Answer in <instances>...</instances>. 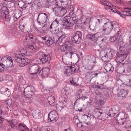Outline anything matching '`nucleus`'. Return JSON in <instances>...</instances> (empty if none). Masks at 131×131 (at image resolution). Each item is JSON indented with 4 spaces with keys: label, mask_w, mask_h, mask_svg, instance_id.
<instances>
[{
    "label": "nucleus",
    "mask_w": 131,
    "mask_h": 131,
    "mask_svg": "<svg viewBox=\"0 0 131 131\" xmlns=\"http://www.w3.org/2000/svg\"><path fill=\"white\" fill-rule=\"evenodd\" d=\"M34 92H32L28 91V92H24V93L25 94V95L26 96V98H29L32 96Z\"/></svg>",
    "instance_id": "nucleus-42"
},
{
    "label": "nucleus",
    "mask_w": 131,
    "mask_h": 131,
    "mask_svg": "<svg viewBox=\"0 0 131 131\" xmlns=\"http://www.w3.org/2000/svg\"><path fill=\"white\" fill-rule=\"evenodd\" d=\"M13 121L12 120L9 122V124L11 127L14 128L15 129L16 128L17 126L13 122Z\"/></svg>",
    "instance_id": "nucleus-52"
},
{
    "label": "nucleus",
    "mask_w": 131,
    "mask_h": 131,
    "mask_svg": "<svg viewBox=\"0 0 131 131\" xmlns=\"http://www.w3.org/2000/svg\"><path fill=\"white\" fill-rule=\"evenodd\" d=\"M70 68V66H68L67 67L66 69V70L65 71V73L68 76H70L73 73V72L72 71Z\"/></svg>",
    "instance_id": "nucleus-38"
},
{
    "label": "nucleus",
    "mask_w": 131,
    "mask_h": 131,
    "mask_svg": "<svg viewBox=\"0 0 131 131\" xmlns=\"http://www.w3.org/2000/svg\"><path fill=\"white\" fill-rule=\"evenodd\" d=\"M102 20V19L100 17H98L96 19H95V21L96 22V24L97 25H99L100 21H101Z\"/></svg>",
    "instance_id": "nucleus-59"
},
{
    "label": "nucleus",
    "mask_w": 131,
    "mask_h": 131,
    "mask_svg": "<svg viewBox=\"0 0 131 131\" xmlns=\"http://www.w3.org/2000/svg\"><path fill=\"white\" fill-rule=\"evenodd\" d=\"M70 68L71 70L73 72V73H74L77 72L79 70V67L77 65H75L72 66H70Z\"/></svg>",
    "instance_id": "nucleus-36"
},
{
    "label": "nucleus",
    "mask_w": 131,
    "mask_h": 131,
    "mask_svg": "<svg viewBox=\"0 0 131 131\" xmlns=\"http://www.w3.org/2000/svg\"><path fill=\"white\" fill-rule=\"evenodd\" d=\"M95 66L94 61H90L85 66V69L88 70H92Z\"/></svg>",
    "instance_id": "nucleus-16"
},
{
    "label": "nucleus",
    "mask_w": 131,
    "mask_h": 131,
    "mask_svg": "<svg viewBox=\"0 0 131 131\" xmlns=\"http://www.w3.org/2000/svg\"><path fill=\"white\" fill-rule=\"evenodd\" d=\"M60 30L59 28H57L54 29H52L51 31V32L53 33L55 35L57 34L60 32Z\"/></svg>",
    "instance_id": "nucleus-57"
},
{
    "label": "nucleus",
    "mask_w": 131,
    "mask_h": 131,
    "mask_svg": "<svg viewBox=\"0 0 131 131\" xmlns=\"http://www.w3.org/2000/svg\"><path fill=\"white\" fill-rule=\"evenodd\" d=\"M57 27L54 24V23L52 22L49 27L50 30V31H51L52 29H54Z\"/></svg>",
    "instance_id": "nucleus-55"
},
{
    "label": "nucleus",
    "mask_w": 131,
    "mask_h": 131,
    "mask_svg": "<svg viewBox=\"0 0 131 131\" xmlns=\"http://www.w3.org/2000/svg\"><path fill=\"white\" fill-rule=\"evenodd\" d=\"M104 20L106 22L104 23L102 29L104 35L109 34L113 29H115L118 27L117 24L116 22H109V20L106 18H104Z\"/></svg>",
    "instance_id": "nucleus-1"
},
{
    "label": "nucleus",
    "mask_w": 131,
    "mask_h": 131,
    "mask_svg": "<svg viewBox=\"0 0 131 131\" xmlns=\"http://www.w3.org/2000/svg\"><path fill=\"white\" fill-rule=\"evenodd\" d=\"M82 34L80 31H76L74 35L71 38V40L73 43L79 44L82 40Z\"/></svg>",
    "instance_id": "nucleus-4"
},
{
    "label": "nucleus",
    "mask_w": 131,
    "mask_h": 131,
    "mask_svg": "<svg viewBox=\"0 0 131 131\" xmlns=\"http://www.w3.org/2000/svg\"><path fill=\"white\" fill-rule=\"evenodd\" d=\"M14 59L16 62L20 63V66L21 67L26 65L29 62L28 59L21 54L16 55Z\"/></svg>",
    "instance_id": "nucleus-3"
},
{
    "label": "nucleus",
    "mask_w": 131,
    "mask_h": 131,
    "mask_svg": "<svg viewBox=\"0 0 131 131\" xmlns=\"http://www.w3.org/2000/svg\"><path fill=\"white\" fill-rule=\"evenodd\" d=\"M88 117H89V121L91 122L90 124L92 123L95 120V117L94 115L91 113H89L88 114Z\"/></svg>",
    "instance_id": "nucleus-37"
},
{
    "label": "nucleus",
    "mask_w": 131,
    "mask_h": 131,
    "mask_svg": "<svg viewBox=\"0 0 131 131\" xmlns=\"http://www.w3.org/2000/svg\"><path fill=\"white\" fill-rule=\"evenodd\" d=\"M119 42L121 45L119 47V52L128 55L129 53V50L128 49V47L125 46V45H123L124 42L123 41L120 42Z\"/></svg>",
    "instance_id": "nucleus-9"
},
{
    "label": "nucleus",
    "mask_w": 131,
    "mask_h": 131,
    "mask_svg": "<svg viewBox=\"0 0 131 131\" xmlns=\"http://www.w3.org/2000/svg\"><path fill=\"white\" fill-rule=\"evenodd\" d=\"M127 114L124 112H120L118 114V116L121 118L124 119V121L126 120V119L127 117Z\"/></svg>",
    "instance_id": "nucleus-35"
},
{
    "label": "nucleus",
    "mask_w": 131,
    "mask_h": 131,
    "mask_svg": "<svg viewBox=\"0 0 131 131\" xmlns=\"http://www.w3.org/2000/svg\"><path fill=\"white\" fill-rule=\"evenodd\" d=\"M53 10L59 14L64 15L67 12L66 10L62 7H56L53 8Z\"/></svg>",
    "instance_id": "nucleus-11"
},
{
    "label": "nucleus",
    "mask_w": 131,
    "mask_h": 131,
    "mask_svg": "<svg viewBox=\"0 0 131 131\" xmlns=\"http://www.w3.org/2000/svg\"><path fill=\"white\" fill-rule=\"evenodd\" d=\"M33 116L35 119L39 118L41 116V113L39 110H36L33 113Z\"/></svg>",
    "instance_id": "nucleus-27"
},
{
    "label": "nucleus",
    "mask_w": 131,
    "mask_h": 131,
    "mask_svg": "<svg viewBox=\"0 0 131 131\" xmlns=\"http://www.w3.org/2000/svg\"><path fill=\"white\" fill-rule=\"evenodd\" d=\"M52 23H54V24L57 27H58V26L59 25V21L58 20L57 18L56 19L54 20Z\"/></svg>",
    "instance_id": "nucleus-61"
},
{
    "label": "nucleus",
    "mask_w": 131,
    "mask_h": 131,
    "mask_svg": "<svg viewBox=\"0 0 131 131\" xmlns=\"http://www.w3.org/2000/svg\"><path fill=\"white\" fill-rule=\"evenodd\" d=\"M106 98H104L103 99L102 97H101L99 101H98L96 103V106L99 107H102L104 104L105 101L106 100Z\"/></svg>",
    "instance_id": "nucleus-22"
},
{
    "label": "nucleus",
    "mask_w": 131,
    "mask_h": 131,
    "mask_svg": "<svg viewBox=\"0 0 131 131\" xmlns=\"http://www.w3.org/2000/svg\"><path fill=\"white\" fill-rule=\"evenodd\" d=\"M107 41L106 37H104L99 42V46L101 48H104L107 45Z\"/></svg>",
    "instance_id": "nucleus-25"
},
{
    "label": "nucleus",
    "mask_w": 131,
    "mask_h": 131,
    "mask_svg": "<svg viewBox=\"0 0 131 131\" xmlns=\"http://www.w3.org/2000/svg\"><path fill=\"white\" fill-rule=\"evenodd\" d=\"M55 2L54 0H47L45 6L47 8H48L50 6L53 5H54Z\"/></svg>",
    "instance_id": "nucleus-32"
},
{
    "label": "nucleus",
    "mask_w": 131,
    "mask_h": 131,
    "mask_svg": "<svg viewBox=\"0 0 131 131\" xmlns=\"http://www.w3.org/2000/svg\"><path fill=\"white\" fill-rule=\"evenodd\" d=\"M74 10V8L73 9H72L70 10V12L69 13V17H70L72 19H74V21L76 22H77L78 21V19L77 16L74 13L73 11Z\"/></svg>",
    "instance_id": "nucleus-28"
},
{
    "label": "nucleus",
    "mask_w": 131,
    "mask_h": 131,
    "mask_svg": "<svg viewBox=\"0 0 131 131\" xmlns=\"http://www.w3.org/2000/svg\"><path fill=\"white\" fill-rule=\"evenodd\" d=\"M42 38L43 40L46 41V43L48 46L52 45L53 43V40L48 36H46Z\"/></svg>",
    "instance_id": "nucleus-18"
},
{
    "label": "nucleus",
    "mask_w": 131,
    "mask_h": 131,
    "mask_svg": "<svg viewBox=\"0 0 131 131\" xmlns=\"http://www.w3.org/2000/svg\"><path fill=\"white\" fill-rule=\"evenodd\" d=\"M49 72V70L48 68H44L41 70L39 72V74L41 75V77L47 76Z\"/></svg>",
    "instance_id": "nucleus-17"
},
{
    "label": "nucleus",
    "mask_w": 131,
    "mask_h": 131,
    "mask_svg": "<svg viewBox=\"0 0 131 131\" xmlns=\"http://www.w3.org/2000/svg\"><path fill=\"white\" fill-rule=\"evenodd\" d=\"M74 19H72L70 17L65 16L62 22L63 28L67 29H71L72 28L73 22H75Z\"/></svg>",
    "instance_id": "nucleus-2"
},
{
    "label": "nucleus",
    "mask_w": 131,
    "mask_h": 131,
    "mask_svg": "<svg viewBox=\"0 0 131 131\" xmlns=\"http://www.w3.org/2000/svg\"><path fill=\"white\" fill-rule=\"evenodd\" d=\"M39 59L41 63L40 64L45 63L46 62L50 63V60L51 59V57L49 55L43 54L39 58Z\"/></svg>",
    "instance_id": "nucleus-8"
},
{
    "label": "nucleus",
    "mask_w": 131,
    "mask_h": 131,
    "mask_svg": "<svg viewBox=\"0 0 131 131\" xmlns=\"http://www.w3.org/2000/svg\"><path fill=\"white\" fill-rule=\"evenodd\" d=\"M100 54L102 57L101 58L103 61L106 62L110 60L107 53L104 52H102L100 53Z\"/></svg>",
    "instance_id": "nucleus-21"
},
{
    "label": "nucleus",
    "mask_w": 131,
    "mask_h": 131,
    "mask_svg": "<svg viewBox=\"0 0 131 131\" xmlns=\"http://www.w3.org/2000/svg\"><path fill=\"white\" fill-rule=\"evenodd\" d=\"M59 116L58 114L56 111L54 110H52L48 115V120L51 122L52 121H56L58 118Z\"/></svg>",
    "instance_id": "nucleus-6"
},
{
    "label": "nucleus",
    "mask_w": 131,
    "mask_h": 131,
    "mask_svg": "<svg viewBox=\"0 0 131 131\" xmlns=\"http://www.w3.org/2000/svg\"><path fill=\"white\" fill-rule=\"evenodd\" d=\"M127 91L124 90H122L118 93V96L119 97L125 98L127 95Z\"/></svg>",
    "instance_id": "nucleus-26"
},
{
    "label": "nucleus",
    "mask_w": 131,
    "mask_h": 131,
    "mask_svg": "<svg viewBox=\"0 0 131 131\" xmlns=\"http://www.w3.org/2000/svg\"><path fill=\"white\" fill-rule=\"evenodd\" d=\"M116 113L113 110V108H110L109 110V111L107 113V114L111 117L114 116Z\"/></svg>",
    "instance_id": "nucleus-39"
},
{
    "label": "nucleus",
    "mask_w": 131,
    "mask_h": 131,
    "mask_svg": "<svg viewBox=\"0 0 131 131\" xmlns=\"http://www.w3.org/2000/svg\"><path fill=\"white\" fill-rule=\"evenodd\" d=\"M127 55L119 52V54L116 58V60L118 62L121 63L126 59Z\"/></svg>",
    "instance_id": "nucleus-13"
},
{
    "label": "nucleus",
    "mask_w": 131,
    "mask_h": 131,
    "mask_svg": "<svg viewBox=\"0 0 131 131\" xmlns=\"http://www.w3.org/2000/svg\"><path fill=\"white\" fill-rule=\"evenodd\" d=\"M48 15L46 13H39L38 16V19H39L45 22L48 19Z\"/></svg>",
    "instance_id": "nucleus-15"
},
{
    "label": "nucleus",
    "mask_w": 131,
    "mask_h": 131,
    "mask_svg": "<svg viewBox=\"0 0 131 131\" xmlns=\"http://www.w3.org/2000/svg\"><path fill=\"white\" fill-rule=\"evenodd\" d=\"M35 91L34 88L32 86H29L27 87L24 90V92H27L29 91L32 92H34Z\"/></svg>",
    "instance_id": "nucleus-40"
},
{
    "label": "nucleus",
    "mask_w": 131,
    "mask_h": 131,
    "mask_svg": "<svg viewBox=\"0 0 131 131\" xmlns=\"http://www.w3.org/2000/svg\"><path fill=\"white\" fill-rule=\"evenodd\" d=\"M102 113L101 112L99 111H97L95 113V115L96 117H97V118L98 117H99L101 115V114H102Z\"/></svg>",
    "instance_id": "nucleus-63"
},
{
    "label": "nucleus",
    "mask_w": 131,
    "mask_h": 131,
    "mask_svg": "<svg viewBox=\"0 0 131 131\" xmlns=\"http://www.w3.org/2000/svg\"><path fill=\"white\" fill-rule=\"evenodd\" d=\"M25 45L28 47L29 49H30L33 50H35L37 49V47L35 46L34 44L32 45L30 43H28L27 42H25L24 43Z\"/></svg>",
    "instance_id": "nucleus-23"
},
{
    "label": "nucleus",
    "mask_w": 131,
    "mask_h": 131,
    "mask_svg": "<svg viewBox=\"0 0 131 131\" xmlns=\"http://www.w3.org/2000/svg\"><path fill=\"white\" fill-rule=\"evenodd\" d=\"M62 7H63L65 10H66V12L67 10H69L70 9L71 10L73 9V6L70 5V4H67L65 2L64 4V5Z\"/></svg>",
    "instance_id": "nucleus-33"
},
{
    "label": "nucleus",
    "mask_w": 131,
    "mask_h": 131,
    "mask_svg": "<svg viewBox=\"0 0 131 131\" xmlns=\"http://www.w3.org/2000/svg\"><path fill=\"white\" fill-rule=\"evenodd\" d=\"M97 35L95 34H88L86 36L87 39L92 41H94V43H96V41L97 39Z\"/></svg>",
    "instance_id": "nucleus-12"
},
{
    "label": "nucleus",
    "mask_w": 131,
    "mask_h": 131,
    "mask_svg": "<svg viewBox=\"0 0 131 131\" xmlns=\"http://www.w3.org/2000/svg\"><path fill=\"white\" fill-rule=\"evenodd\" d=\"M88 19V18L86 17L83 16L81 22L83 23L84 25H85L86 23H87Z\"/></svg>",
    "instance_id": "nucleus-53"
},
{
    "label": "nucleus",
    "mask_w": 131,
    "mask_h": 131,
    "mask_svg": "<svg viewBox=\"0 0 131 131\" xmlns=\"http://www.w3.org/2000/svg\"><path fill=\"white\" fill-rule=\"evenodd\" d=\"M67 100L66 99V98L64 97H61L59 99V101L60 103H61L63 105V103L64 102H67Z\"/></svg>",
    "instance_id": "nucleus-56"
},
{
    "label": "nucleus",
    "mask_w": 131,
    "mask_h": 131,
    "mask_svg": "<svg viewBox=\"0 0 131 131\" xmlns=\"http://www.w3.org/2000/svg\"><path fill=\"white\" fill-rule=\"evenodd\" d=\"M73 121L77 125H79L80 123L77 116H75L73 118Z\"/></svg>",
    "instance_id": "nucleus-54"
},
{
    "label": "nucleus",
    "mask_w": 131,
    "mask_h": 131,
    "mask_svg": "<svg viewBox=\"0 0 131 131\" xmlns=\"http://www.w3.org/2000/svg\"><path fill=\"white\" fill-rule=\"evenodd\" d=\"M46 29L47 28H46L43 26L41 29L40 32L42 33H44L46 31Z\"/></svg>",
    "instance_id": "nucleus-64"
},
{
    "label": "nucleus",
    "mask_w": 131,
    "mask_h": 131,
    "mask_svg": "<svg viewBox=\"0 0 131 131\" xmlns=\"http://www.w3.org/2000/svg\"><path fill=\"white\" fill-rule=\"evenodd\" d=\"M113 109L114 111L115 112V113L116 114L119 111V106L118 105L114 106Z\"/></svg>",
    "instance_id": "nucleus-51"
},
{
    "label": "nucleus",
    "mask_w": 131,
    "mask_h": 131,
    "mask_svg": "<svg viewBox=\"0 0 131 131\" xmlns=\"http://www.w3.org/2000/svg\"><path fill=\"white\" fill-rule=\"evenodd\" d=\"M78 21L77 22H73V24H75V28L76 29H80L82 28V23H78Z\"/></svg>",
    "instance_id": "nucleus-41"
},
{
    "label": "nucleus",
    "mask_w": 131,
    "mask_h": 131,
    "mask_svg": "<svg viewBox=\"0 0 131 131\" xmlns=\"http://www.w3.org/2000/svg\"><path fill=\"white\" fill-rule=\"evenodd\" d=\"M113 13H117L118 14H119L121 16L123 17H124V16H123L122 14V12L120 13L117 10V9H116V8H114L113 9Z\"/></svg>",
    "instance_id": "nucleus-50"
},
{
    "label": "nucleus",
    "mask_w": 131,
    "mask_h": 131,
    "mask_svg": "<svg viewBox=\"0 0 131 131\" xmlns=\"http://www.w3.org/2000/svg\"><path fill=\"white\" fill-rule=\"evenodd\" d=\"M40 68L36 64L32 66L29 68L28 70L30 75H36L39 71Z\"/></svg>",
    "instance_id": "nucleus-7"
},
{
    "label": "nucleus",
    "mask_w": 131,
    "mask_h": 131,
    "mask_svg": "<svg viewBox=\"0 0 131 131\" xmlns=\"http://www.w3.org/2000/svg\"><path fill=\"white\" fill-rule=\"evenodd\" d=\"M6 65V68L7 70H8L10 68H11L13 66V63L10 62L8 60L6 61V62L5 63Z\"/></svg>",
    "instance_id": "nucleus-34"
},
{
    "label": "nucleus",
    "mask_w": 131,
    "mask_h": 131,
    "mask_svg": "<svg viewBox=\"0 0 131 131\" xmlns=\"http://www.w3.org/2000/svg\"><path fill=\"white\" fill-rule=\"evenodd\" d=\"M7 8L5 6L2 7L0 9V14L1 16L5 19H7L8 18V14L9 12L7 10Z\"/></svg>",
    "instance_id": "nucleus-10"
},
{
    "label": "nucleus",
    "mask_w": 131,
    "mask_h": 131,
    "mask_svg": "<svg viewBox=\"0 0 131 131\" xmlns=\"http://www.w3.org/2000/svg\"><path fill=\"white\" fill-rule=\"evenodd\" d=\"M112 1L113 3L117 4H120L121 5H123L124 4V2L122 0H119V1L112 0Z\"/></svg>",
    "instance_id": "nucleus-46"
},
{
    "label": "nucleus",
    "mask_w": 131,
    "mask_h": 131,
    "mask_svg": "<svg viewBox=\"0 0 131 131\" xmlns=\"http://www.w3.org/2000/svg\"><path fill=\"white\" fill-rule=\"evenodd\" d=\"M12 103L11 100L9 99L5 103L8 106L10 105Z\"/></svg>",
    "instance_id": "nucleus-62"
},
{
    "label": "nucleus",
    "mask_w": 131,
    "mask_h": 131,
    "mask_svg": "<svg viewBox=\"0 0 131 131\" xmlns=\"http://www.w3.org/2000/svg\"><path fill=\"white\" fill-rule=\"evenodd\" d=\"M81 120L83 122L85 123L87 125H89L90 124L91 122L89 121V117L88 115H83L81 117Z\"/></svg>",
    "instance_id": "nucleus-24"
},
{
    "label": "nucleus",
    "mask_w": 131,
    "mask_h": 131,
    "mask_svg": "<svg viewBox=\"0 0 131 131\" xmlns=\"http://www.w3.org/2000/svg\"><path fill=\"white\" fill-rule=\"evenodd\" d=\"M118 119H119V118L117 119V123L120 125H123L125 123L126 121L125 120V121H124V119H122V118H121L118 120Z\"/></svg>",
    "instance_id": "nucleus-47"
},
{
    "label": "nucleus",
    "mask_w": 131,
    "mask_h": 131,
    "mask_svg": "<svg viewBox=\"0 0 131 131\" xmlns=\"http://www.w3.org/2000/svg\"><path fill=\"white\" fill-rule=\"evenodd\" d=\"M48 100L50 105L52 106H55L57 105L55 99L52 96H49L48 98Z\"/></svg>",
    "instance_id": "nucleus-19"
},
{
    "label": "nucleus",
    "mask_w": 131,
    "mask_h": 131,
    "mask_svg": "<svg viewBox=\"0 0 131 131\" xmlns=\"http://www.w3.org/2000/svg\"><path fill=\"white\" fill-rule=\"evenodd\" d=\"M1 64V66L2 67V68L0 69V71H4L5 69H6L5 66L6 64L5 63L4 64L2 63Z\"/></svg>",
    "instance_id": "nucleus-60"
},
{
    "label": "nucleus",
    "mask_w": 131,
    "mask_h": 131,
    "mask_svg": "<svg viewBox=\"0 0 131 131\" xmlns=\"http://www.w3.org/2000/svg\"><path fill=\"white\" fill-rule=\"evenodd\" d=\"M40 131H52V130L48 126L42 127Z\"/></svg>",
    "instance_id": "nucleus-49"
},
{
    "label": "nucleus",
    "mask_w": 131,
    "mask_h": 131,
    "mask_svg": "<svg viewBox=\"0 0 131 131\" xmlns=\"http://www.w3.org/2000/svg\"><path fill=\"white\" fill-rule=\"evenodd\" d=\"M63 90L65 92V93L66 95H67L69 94L70 93V88L69 87H67L66 86L65 87Z\"/></svg>",
    "instance_id": "nucleus-48"
},
{
    "label": "nucleus",
    "mask_w": 131,
    "mask_h": 131,
    "mask_svg": "<svg viewBox=\"0 0 131 131\" xmlns=\"http://www.w3.org/2000/svg\"><path fill=\"white\" fill-rule=\"evenodd\" d=\"M105 69L107 72L110 73H111L114 70L113 66L111 64H106L105 67Z\"/></svg>",
    "instance_id": "nucleus-20"
},
{
    "label": "nucleus",
    "mask_w": 131,
    "mask_h": 131,
    "mask_svg": "<svg viewBox=\"0 0 131 131\" xmlns=\"http://www.w3.org/2000/svg\"><path fill=\"white\" fill-rule=\"evenodd\" d=\"M107 6L108 7V8L110 9L111 11L113 12V9L115 8H113V5L110 3H108V5Z\"/></svg>",
    "instance_id": "nucleus-58"
},
{
    "label": "nucleus",
    "mask_w": 131,
    "mask_h": 131,
    "mask_svg": "<svg viewBox=\"0 0 131 131\" xmlns=\"http://www.w3.org/2000/svg\"><path fill=\"white\" fill-rule=\"evenodd\" d=\"M59 37L56 35H55L53 37V43H56L58 41H59L60 40H59Z\"/></svg>",
    "instance_id": "nucleus-45"
},
{
    "label": "nucleus",
    "mask_w": 131,
    "mask_h": 131,
    "mask_svg": "<svg viewBox=\"0 0 131 131\" xmlns=\"http://www.w3.org/2000/svg\"><path fill=\"white\" fill-rule=\"evenodd\" d=\"M108 57L110 60L112 57L114 56L116 54V52L113 50H109L107 52Z\"/></svg>",
    "instance_id": "nucleus-29"
},
{
    "label": "nucleus",
    "mask_w": 131,
    "mask_h": 131,
    "mask_svg": "<svg viewBox=\"0 0 131 131\" xmlns=\"http://www.w3.org/2000/svg\"><path fill=\"white\" fill-rule=\"evenodd\" d=\"M62 105L61 103H59V104L57 106L56 108L57 111H61L62 108L64 107L63 105L62 106Z\"/></svg>",
    "instance_id": "nucleus-43"
},
{
    "label": "nucleus",
    "mask_w": 131,
    "mask_h": 131,
    "mask_svg": "<svg viewBox=\"0 0 131 131\" xmlns=\"http://www.w3.org/2000/svg\"><path fill=\"white\" fill-rule=\"evenodd\" d=\"M54 2V5L57 6V7H63L64 5L65 2L63 0H55Z\"/></svg>",
    "instance_id": "nucleus-31"
},
{
    "label": "nucleus",
    "mask_w": 131,
    "mask_h": 131,
    "mask_svg": "<svg viewBox=\"0 0 131 131\" xmlns=\"http://www.w3.org/2000/svg\"><path fill=\"white\" fill-rule=\"evenodd\" d=\"M18 128L20 131H29V130L26 126L24 125L21 123H20L18 125Z\"/></svg>",
    "instance_id": "nucleus-30"
},
{
    "label": "nucleus",
    "mask_w": 131,
    "mask_h": 131,
    "mask_svg": "<svg viewBox=\"0 0 131 131\" xmlns=\"http://www.w3.org/2000/svg\"><path fill=\"white\" fill-rule=\"evenodd\" d=\"M73 42L71 41H66L61 46V50L63 52L67 50H71L72 49V45Z\"/></svg>",
    "instance_id": "nucleus-5"
},
{
    "label": "nucleus",
    "mask_w": 131,
    "mask_h": 131,
    "mask_svg": "<svg viewBox=\"0 0 131 131\" xmlns=\"http://www.w3.org/2000/svg\"><path fill=\"white\" fill-rule=\"evenodd\" d=\"M65 51L66 52H65L63 56V58H64V59L66 57L67 58V59H71L72 57H73L75 55H77V56H78V54H76L73 52H72L71 50H67Z\"/></svg>",
    "instance_id": "nucleus-14"
},
{
    "label": "nucleus",
    "mask_w": 131,
    "mask_h": 131,
    "mask_svg": "<svg viewBox=\"0 0 131 131\" xmlns=\"http://www.w3.org/2000/svg\"><path fill=\"white\" fill-rule=\"evenodd\" d=\"M76 96H77V98H78V99L77 100V101L78 100L80 99H82V100H83L84 99H86L87 97L86 96H82L81 94H80L79 93H77V94Z\"/></svg>",
    "instance_id": "nucleus-44"
}]
</instances>
